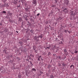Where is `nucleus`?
<instances>
[{"mask_svg":"<svg viewBox=\"0 0 78 78\" xmlns=\"http://www.w3.org/2000/svg\"><path fill=\"white\" fill-rule=\"evenodd\" d=\"M67 31H68V32L69 34H70V32L69 31V30H67Z\"/></svg>","mask_w":78,"mask_h":78,"instance_id":"56","label":"nucleus"},{"mask_svg":"<svg viewBox=\"0 0 78 78\" xmlns=\"http://www.w3.org/2000/svg\"><path fill=\"white\" fill-rule=\"evenodd\" d=\"M50 47H51V46H49L48 47H47L46 48V49H47V48H48V50H49V49H50Z\"/></svg>","mask_w":78,"mask_h":78,"instance_id":"37","label":"nucleus"},{"mask_svg":"<svg viewBox=\"0 0 78 78\" xmlns=\"http://www.w3.org/2000/svg\"><path fill=\"white\" fill-rule=\"evenodd\" d=\"M20 4H19V5H17V7L18 8H19V7H20Z\"/></svg>","mask_w":78,"mask_h":78,"instance_id":"53","label":"nucleus"},{"mask_svg":"<svg viewBox=\"0 0 78 78\" xmlns=\"http://www.w3.org/2000/svg\"><path fill=\"white\" fill-rule=\"evenodd\" d=\"M46 52H44V53L43 55H46Z\"/></svg>","mask_w":78,"mask_h":78,"instance_id":"57","label":"nucleus"},{"mask_svg":"<svg viewBox=\"0 0 78 78\" xmlns=\"http://www.w3.org/2000/svg\"><path fill=\"white\" fill-rule=\"evenodd\" d=\"M53 56L54 58L56 57V54H53Z\"/></svg>","mask_w":78,"mask_h":78,"instance_id":"41","label":"nucleus"},{"mask_svg":"<svg viewBox=\"0 0 78 78\" xmlns=\"http://www.w3.org/2000/svg\"><path fill=\"white\" fill-rule=\"evenodd\" d=\"M39 15H40V14L38 13L37 14V16H39Z\"/></svg>","mask_w":78,"mask_h":78,"instance_id":"63","label":"nucleus"},{"mask_svg":"<svg viewBox=\"0 0 78 78\" xmlns=\"http://www.w3.org/2000/svg\"><path fill=\"white\" fill-rule=\"evenodd\" d=\"M23 44H24V43L22 41H19L18 43L19 46H22V45H23Z\"/></svg>","mask_w":78,"mask_h":78,"instance_id":"5","label":"nucleus"},{"mask_svg":"<svg viewBox=\"0 0 78 78\" xmlns=\"http://www.w3.org/2000/svg\"><path fill=\"white\" fill-rule=\"evenodd\" d=\"M5 7H9V5L8 4H4Z\"/></svg>","mask_w":78,"mask_h":78,"instance_id":"23","label":"nucleus"},{"mask_svg":"<svg viewBox=\"0 0 78 78\" xmlns=\"http://www.w3.org/2000/svg\"><path fill=\"white\" fill-rule=\"evenodd\" d=\"M67 65V64H65V63L64 62L62 64V66H63V67H66V66Z\"/></svg>","mask_w":78,"mask_h":78,"instance_id":"18","label":"nucleus"},{"mask_svg":"<svg viewBox=\"0 0 78 78\" xmlns=\"http://www.w3.org/2000/svg\"><path fill=\"white\" fill-rule=\"evenodd\" d=\"M29 22H30V23H34V21L32 18L29 19Z\"/></svg>","mask_w":78,"mask_h":78,"instance_id":"3","label":"nucleus"},{"mask_svg":"<svg viewBox=\"0 0 78 78\" xmlns=\"http://www.w3.org/2000/svg\"><path fill=\"white\" fill-rule=\"evenodd\" d=\"M74 59H75L76 61H78V57L77 58L74 57Z\"/></svg>","mask_w":78,"mask_h":78,"instance_id":"36","label":"nucleus"},{"mask_svg":"<svg viewBox=\"0 0 78 78\" xmlns=\"http://www.w3.org/2000/svg\"><path fill=\"white\" fill-rule=\"evenodd\" d=\"M26 60L27 61H29V59L28 58L26 59Z\"/></svg>","mask_w":78,"mask_h":78,"instance_id":"52","label":"nucleus"},{"mask_svg":"<svg viewBox=\"0 0 78 78\" xmlns=\"http://www.w3.org/2000/svg\"><path fill=\"white\" fill-rule=\"evenodd\" d=\"M51 65H48L47 68H48V69H50L51 68Z\"/></svg>","mask_w":78,"mask_h":78,"instance_id":"25","label":"nucleus"},{"mask_svg":"<svg viewBox=\"0 0 78 78\" xmlns=\"http://www.w3.org/2000/svg\"><path fill=\"white\" fill-rule=\"evenodd\" d=\"M56 41H59V40H58V39L57 38H55Z\"/></svg>","mask_w":78,"mask_h":78,"instance_id":"40","label":"nucleus"},{"mask_svg":"<svg viewBox=\"0 0 78 78\" xmlns=\"http://www.w3.org/2000/svg\"><path fill=\"white\" fill-rule=\"evenodd\" d=\"M32 71H34V72H36V69H35V68H33L32 69Z\"/></svg>","mask_w":78,"mask_h":78,"instance_id":"26","label":"nucleus"},{"mask_svg":"<svg viewBox=\"0 0 78 78\" xmlns=\"http://www.w3.org/2000/svg\"><path fill=\"white\" fill-rule=\"evenodd\" d=\"M27 58L29 59V60L30 59L31 60V57L29 55H27Z\"/></svg>","mask_w":78,"mask_h":78,"instance_id":"17","label":"nucleus"},{"mask_svg":"<svg viewBox=\"0 0 78 78\" xmlns=\"http://www.w3.org/2000/svg\"><path fill=\"white\" fill-rule=\"evenodd\" d=\"M19 22H22V18H21V17H19Z\"/></svg>","mask_w":78,"mask_h":78,"instance_id":"21","label":"nucleus"},{"mask_svg":"<svg viewBox=\"0 0 78 78\" xmlns=\"http://www.w3.org/2000/svg\"><path fill=\"white\" fill-rule=\"evenodd\" d=\"M12 34H13V32H12L11 34H10V35L12 36Z\"/></svg>","mask_w":78,"mask_h":78,"instance_id":"51","label":"nucleus"},{"mask_svg":"<svg viewBox=\"0 0 78 78\" xmlns=\"http://www.w3.org/2000/svg\"><path fill=\"white\" fill-rule=\"evenodd\" d=\"M51 7H53V8H55V7H56V5H52Z\"/></svg>","mask_w":78,"mask_h":78,"instance_id":"33","label":"nucleus"},{"mask_svg":"<svg viewBox=\"0 0 78 78\" xmlns=\"http://www.w3.org/2000/svg\"><path fill=\"white\" fill-rule=\"evenodd\" d=\"M69 1L68 0H66V2H65V4L66 5H68L69 3Z\"/></svg>","mask_w":78,"mask_h":78,"instance_id":"9","label":"nucleus"},{"mask_svg":"<svg viewBox=\"0 0 78 78\" xmlns=\"http://www.w3.org/2000/svg\"><path fill=\"white\" fill-rule=\"evenodd\" d=\"M8 29H5V31L6 32H8Z\"/></svg>","mask_w":78,"mask_h":78,"instance_id":"35","label":"nucleus"},{"mask_svg":"<svg viewBox=\"0 0 78 78\" xmlns=\"http://www.w3.org/2000/svg\"><path fill=\"white\" fill-rule=\"evenodd\" d=\"M22 77V76L21 74H19L18 76V78H21Z\"/></svg>","mask_w":78,"mask_h":78,"instance_id":"20","label":"nucleus"},{"mask_svg":"<svg viewBox=\"0 0 78 78\" xmlns=\"http://www.w3.org/2000/svg\"><path fill=\"white\" fill-rule=\"evenodd\" d=\"M48 56H50V55H51V53H50V52H49L48 53Z\"/></svg>","mask_w":78,"mask_h":78,"instance_id":"34","label":"nucleus"},{"mask_svg":"<svg viewBox=\"0 0 78 78\" xmlns=\"http://www.w3.org/2000/svg\"><path fill=\"white\" fill-rule=\"evenodd\" d=\"M74 53H78V51H76V50L75 51V52H74Z\"/></svg>","mask_w":78,"mask_h":78,"instance_id":"42","label":"nucleus"},{"mask_svg":"<svg viewBox=\"0 0 78 78\" xmlns=\"http://www.w3.org/2000/svg\"><path fill=\"white\" fill-rule=\"evenodd\" d=\"M39 37H40V38H41V39H42V38H43V37L44 36V35L42 34H41L40 35H39Z\"/></svg>","mask_w":78,"mask_h":78,"instance_id":"10","label":"nucleus"},{"mask_svg":"<svg viewBox=\"0 0 78 78\" xmlns=\"http://www.w3.org/2000/svg\"><path fill=\"white\" fill-rule=\"evenodd\" d=\"M33 49L34 50H36V49L34 47V46L33 47Z\"/></svg>","mask_w":78,"mask_h":78,"instance_id":"48","label":"nucleus"},{"mask_svg":"<svg viewBox=\"0 0 78 78\" xmlns=\"http://www.w3.org/2000/svg\"><path fill=\"white\" fill-rule=\"evenodd\" d=\"M29 62H30V67H32L33 66V63L31 61H29Z\"/></svg>","mask_w":78,"mask_h":78,"instance_id":"14","label":"nucleus"},{"mask_svg":"<svg viewBox=\"0 0 78 78\" xmlns=\"http://www.w3.org/2000/svg\"><path fill=\"white\" fill-rule=\"evenodd\" d=\"M29 17L28 16H27L26 17H25L24 18L25 20H26L27 21H28V20L29 19Z\"/></svg>","mask_w":78,"mask_h":78,"instance_id":"11","label":"nucleus"},{"mask_svg":"<svg viewBox=\"0 0 78 78\" xmlns=\"http://www.w3.org/2000/svg\"><path fill=\"white\" fill-rule=\"evenodd\" d=\"M7 14L8 16H12V13L10 12H8L7 13Z\"/></svg>","mask_w":78,"mask_h":78,"instance_id":"6","label":"nucleus"},{"mask_svg":"<svg viewBox=\"0 0 78 78\" xmlns=\"http://www.w3.org/2000/svg\"><path fill=\"white\" fill-rule=\"evenodd\" d=\"M6 16V17H5V18H6V19H8V18H9V16Z\"/></svg>","mask_w":78,"mask_h":78,"instance_id":"45","label":"nucleus"},{"mask_svg":"<svg viewBox=\"0 0 78 78\" xmlns=\"http://www.w3.org/2000/svg\"><path fill=\"white\" fill-rule=\"evenodd\" d=\"M40 73H41V74H42V73H43V72L41 71L40 72Z\"/></svg>","mask_w":78,"mask_h":78,"instance_id":"64","label":"nucleus"},{"mask_svg":"<svg viewBox=\"0 0 78 78\" xmlns=\"http://www.w3.org/2000/svg\"><path fill=\"white\" fill-rule=\"evenodd\" d=\"M48 72H51V70H48Z\"/></svg>","mask_w":78,"mask_h":78,"instance_id":"62","label":"nucleus"},{"mask_svg":"<svg viewBox=\"0 0 78 78\" xmlns=\"http://www.w3.org/2000/svg\"><path fill=\"white\" fill-rule=\"evenodd\" d=\"M64 52L65 54V55H67V54H68V52H67V50H66V49H65L64 50Z\"/></svg>","mask_w":78,"mask_h":78,"instance_id":"8","label":"nucleus"},{"mask_svg":"<svg viewBox=\"0 0 78 78\" xmlns=\"http://www.w3.org/2000/svg\"><path fill=\"white\" fill-rule=\"evenodd\" d=\"M51 70L52 72H55V68H51Z\"/></svg>","mask_w":78,"mask_h":78,"instance_id":"27","label":"nucleus"},{"mask_svg":"<svg viewBox=\"0 0 78 78\" xmlns=\"http://www.w3.org/2000/svg\"><path fill=\"white\" fill-rule=\"evenodd\" d=\"M50 78H54V76L53 75H51L50 76Z\"/></svg>","mask_w":78,"mask_h":78,"instance_id":"31","label":"nucleus"},{"mask_svg":"<svg viewBox=\"0 0 78 78\" xmlns=\"http://www.w3.org/2000/svg\"><path fill=\"white\" fill-rule=\"evenodd\" d=\"M56 59H57V60H58V56L56 57Z\"/></svg>","mask_w":78,"mask_h":78,"instance_id":"58","label":"nucleus"},{"mask_svg":"<svg viewBox=\"0 0 78 78\" xmlns=\"http://www.w3.org/2000/svg\"><path fill=\"white\" fill-rule=\"evenodd\" d=\"M8 62H11V63H12V61L11 59L10 60V61H9Z\"/></svg>","mask_w":78,"mask_h":78,"instance_id":"46","label":"nucleus"},{"mask_svg":"<svg viewBox=\"0 0 78 78\" xmlns=\"http://www.w3.org/2000/svg\"><path fill=\"white\" fill-rule=\"evenodd\" d=\"M70 68L72 69H74V66L73 65H72L70 66Z\"/></svg>","mask_w":78,"mask_h":78,"instance_id":"19","label":"nucleus"},{"mask_svg":"<svg viewBox=\"0 0 78 78\" xmlns=\"http://www.w3.org/2000/svg\"><path fill=\"white\" fill-rule=\"evenodd\" d=\"M34 40H35V41H39V40H37V36H35L34 37Z\"/></svg>","mask_w":78,"mask_h":78,"instance_id":"16","label":"nucleus"},{"mask_svg":"<svg viewBox=\"0 0 78 78\" xmlns=\"http://www.w3.org/2000/svg\"><path fill=\"white\" fill-rule=\"evenodd\" d=\"M49 23V22H48V21H46L45 22L46 24H47V23Z\"/></svg>","mask_w":78,"mask_h":78,"instance_id":"47","label":"nucleus"},{"mask_svg":"<svg viewBox=\"0 0 78 78\" xmlns=\"http://www.w3.org/2000/svg\"><path fill=\"white\" fill-rule=\"evenodd\" d=\"M35 53H37V50H35Z\"/></svg>","mask_w":78,"mask_h":78,"instance_id":"55","label":"nucleus"},{"mask_svg":"<svg viewBox=\"0 0 78 78\" xmlns=\"http://www.w3.org/2000/svg\"><path fill=\"white\" fill-rule=\"evenodd\" d=\"M53 11H51V14H53Z\"/></svg>","mask_w":78,"mask_h":78,"instance_id":"60","label":"nucleus"},{"mask_svg":"<svg viewBox=\"0 0 78 78\" xmlns=\"http://www.w3.org/2000/svg\"><path fill=\"white\" fill-rule=\"evenodd\" d=\"M62 18H61V16H59L58 17V20H62Z\"/></svg>","mask_w":78,"mask_h":78,"instance_id":"28","label":"nucleus"},{"mask_svg":"<svg viewBox=\"0 0 78 78\" xmlns=\"http://www.w3.org/2000/svg\"><path fill=\"white\" fill-rule=\"evenodd\" d=\"M58 59H62V58H61L60 56H58Z\"/></svg>","mask_w":78,"mask_h":78,"instance_id":"39","label":"nucleus"},{"mask_svg":"<svg viewBox=\"0 0 78 78\" xmlns=\"http://www.w3.org/2000/svg\"><path fill=\"white\" fill-rule=\"evenodd\" d=\"M59 44H62L63 43H62V41H60Z\"/></svg>","mask_w":78,"mask_h":78,"instance_id":"50","label":"nucleus"},{"mask_svg":"<svg viewBox=\"0 0 78 78\" xmlns=\"http://www.w3.org/2000/svg\"><path fill=\"white\" fill-rule=\"evenodd\" d=\"M73 8H72L70 11V13L71 14V15L72 16H75V14H76L75 13H73V12H74L73 11Z\"/></svg>","mask_w":78,"mask_h":78,"instance_id":"1","label":"nucleus"},{"mask_svg":"<svg viewBox=\"0 0 78 78\" xmlns=\"http://www.w3.org/2000/svg\"><path fill=\"white\" fill-rule=\"evenodd\" d=\"M32 2L33 4H36V3H37L36 1L34 0L32 1Z\"/></svg>","mask_w":78,"mask_h":78,"instance_id":"15","label":"nucleus"},{"mask_svg":"<svg viewBox=\"0 0 78 78\" xmlns=\"http://www.w3.org/2000/svg\"><path fill=\"white\" fill-rule=\"evenodd\" d=\"M31 58H34V55L32 54H30L29 55Z\"/></svg>","mask_w":78,"mask_h":78,"instance_id":"30","label":"nucleus"},{"mask_svg":"<svg viewBox=\"0 0 78 78\" xmlns=\"http://www.w3.org/2000/svg\"><path fill=\"white\" fill-rule=\"evenodd\" d=\"M58 66L59 67H60V66H61V64H60L59 63H58Z\"/></svg>","mask_w":78,"mask_h":78,"instance_id":"43","label":"nucleus"},{"mask_svg":"<svg viewBox=\"0 0 78 78\" xmlns=\"http://www.w3.org/2000/svg\"><path fill=\"white\" fill-rule=\"evenodd\" d=\"M23 48L22 47H21L20 48V49L21 50V51H25V50L23 49Z\"/></svg>","mask_w":78,"mask_h":78,"instance_id":"13","label":"nucleus"},{"mask_svg":"<svg viewBox=\"0 0 78 78\" xmlns=\"http://www.w3.org/2000/svg\"><path fill=\"white\" fill-rule=\"evenodd\" d=\"M55 3H56V4H57V2L58 1H57L56 0H55Z\"/></svg>","mask_w":78,"mask_h":78,"instance_id":"49","label":"nucleus"},{"mask_svg":"<svg viewBox=\"0 0 78 78\" xmlns=\"http://www.w3.org/2000/svg\"><path fill=\"white\" fill-rule=\"evenodd\" d=\"M63 11L64 12H67V9H64L63 10Z\"/></svg>","mask_w":78,"mask_h":78,"instance_id":"29","label":"nucleus"},{"mask_svg":"<svg viewBox=\"0 0 78 78\" xmlns=\"http://www.w3.org/2000/svg\"><path fill=\"white\" fill-rule=\"evenodd\" d=\"M63 56H64V57L63 58V59H65V58H66V57L65 55H64Z\"/></svg>","mask_w":78,"mask_h":78,"instance_id":"61","label":"nucleus"},{"mask_svg":"<svg viewBox=\"0 0 78 78\" xmlns=\"http://www.w3.org/2000/svg\"><path fill=\"white\" fill-rule=\"evenodd\" d=\"M25 30L26 31V34H28V31H30V29H29V28H27V29H24L22 30V31H25Z\"/></svg>","mask_w":78,"mask_h":78,"instance_id":"2","label":"nucleus"},{"mask_svg":"<svg viewBox=\"0 0 78 78\" xmlns=\"http://www.w3.org/2000/svg\"><path fill=\"white\" fill-rule=\"evenodd\" d=\"M3 66L2 67H0V70H2V68H3Z\"/></svg>","mask_w":78,"mask_h":78,"instance_id":"59","label":"nucleus"},{"mask_svg":"<svg viewBox=\"0 0 78 78\" xmlns=\"http://www.w3.org/2000/svg\"><path fill=\"white\" fill-rule=\"evenodd\" d=\"M3 53H5V54H8V52H7V50L4 49L3 51Z\"/></svg>","mask_w":78,"mask_h":78,"instance_id":"12","label":"nucleus"},{"mask_svg":"<svg viewBox=\"0 0 78 78\" xmlns=\"http://www.w3.org/2000/svg\"><path fill=\"white\" fill-rule=\"evenodd\" d=\"M2 14H3V13H4V14H6V12L5 11H2Z\"/></svg>","mask_w":78,"mask_h":78,"instance_id":"38","label":"nucleus"},{"mask_svg":"<svg viewBox=\"0 0 78 78\" xmlns=\"http://www.w3.org/2000/svg\"><path fill=\"white\" fill-rule=\"evenodd\" d=\"M29 9H29V8L27 7V8H25V10L26 11H28Z\"/></svg>","mask_w":78,"mask_h":78,"instance_id":"22","label":"nucleus"},{"mask_svg":"<svg viewBox=\"0 0 78 78\" xmlns=\"http://www.w3.org/2000/svg\"><path fill=\"white\" fill-rule=\"evenodd\" d=\"M10 57H11V58H12L13 57V56L12 55H8L7 56V59H11V58H10Z\"/></svg>","mask_w":78,"mask_h":78,"instance_id":"7","label":"nucleus"},{"mask_svg":"<svg viewBox=\"0 0 78 78\" xmlns=\"http://www.w3.org/2000/svg\"><path fill=\"white\" fill-rule=\"evenodd\" d=\"M42 56L41 55H40L38 57V61H41H41H43V59H42Z\"/></svg>","mask_w":78,"mask_h":78,"instance_id":"4","label":"nucleus"},{"mask_svg":"<svg viewBox=\"0 0 78 78\" xmlns=\"http://www.w3.org/2000/svg\"><path fill=\"white\" fill-rule=\"evenodd\" d=\"M17 59H18V60H20V58H19V57H17Z\"/></svg>","mask_w":78,"mask_h":78,"instance_id":"44","label":"nucleus"},{"mask_svg":"<svg viewBox=\"0 0 78 78\" xmlns=\"http://www.w3.org/2000/svg\"><path fill=\"white\" fill-rule=\"evenodd\" d=\"M64 32V33H67V30H65Z\"/></svg>","mask_w":78,"mask_h":78,"instance_id":"54","label":"nucleus"},{"mask_svg":"<svg viewBox=\"0 0 78 78\" xmlns=\"http://www.w3.org/2000/svg\"><path fill=\"white\" fill-rule=\"evenodd\" d=\"M12 3L14 4V5H16V4H17V2H16V1H15V2H13Z\"/></svg>","mask_w":78,"mask_h":78,"instance_id":"32","label":"nucleus"},{"mask_svg":"<svg viewBox=\"0 0 78 78\" xmlns=\"http://www.w3.org/2000/svg\"><path fill=\"white\" fill-rule=\"evenodd\" d=\"M30 31V32L31 33H33V32H34V30L33 29H31V30H29Z\"/></svg>","mask_w":78,"mask_h":78,"instance_id":"24","label":"nucleus"}]
</instances>
